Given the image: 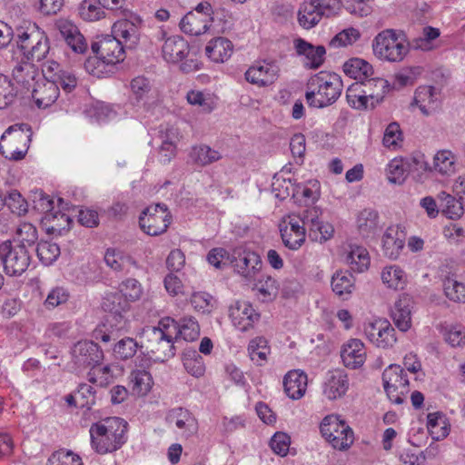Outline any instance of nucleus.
Instances as JSON below:
<instances>
[{
  "label": "nucleus",
  "instance_id": "nucleus-1",
  "mask_svg": "<svg viewBox=\"0 0 465 465\" xmlns=\"http://www.w3.org/2000/svg\"><path fill=\"white\" fill-rule=\"evenodd\" d=\"M200 335L197 321L183 317L179 322L166 317L157 326H146L139 334L141 347L144 348L155 361H165L175 355L174 340L178 337L193 341Z\"/></svg>",
  "mask_w": 465,
  "mask_h": 465
},
{
  "label": "nucleus",
  "instance_id": "nucleus-2",
  "mask_svg": "<svg viewBox=\"0 0 465 465\" xmlns=\"http://www.w3.org/2000/svg\"><path fill=\"white\" fill-rule=\"evenodd\" d=\"M128 423L119 417H108L91 425L89 432L93 450L100 454L113 453L127 441Z\"/></svg>",
  "mask_w": 465,
  "mask_h": 465
},
{
  "label": "nucleus",
  "instance_id": "nucleus-3",
  "mask_svg": "<svg viewBox=\"0 0 465 465\" xmlns=\"http://www.w3.org/2000/svg\"><path fill=\"white\" fill-rule=\"evenodd\" d=\"M305 97L310 105L323 108L332 104L341 95L342 81L335 73L322 71L308 82Z\"/></svg>",
  "mask_w": 465,
  "mask_h": 465
},
{
  "label": "nucleus",
  "instance_id": "nucleus-4",
  "mask_svg": "<svg viewBox=\"0 0 465 465\" xmlns=\"http://www.w3.org/2000/svg\"><path fill=\"white\" fill-rule=\"evenodd\" d=\"M388 84L383 78L351 84L346 92L347 102L354 109H373L384 98Z\"/></svg>",
  "mask_w": 465,
  "mask_h": 465
},
{
  "label": "nucleus",
  "instance_id": "nucleus-5",
  "mask_svg": "<svg viewBox=\"0 0 465 465\" xmlns=\"http://www.w3.org/2000/svg\"><path fill=\"white\" fill-rule=\"evenodd\" d=\"M17 45L24 56L32 62H40L49 52V41L44 30L35 23L25 22L16 29Z\"/></svg>",
  "mask_w": 465,
  "mask_h": 465
},
{
  "label": "nucleus",
  "instance_id": "nucleus-6",
  "mask_svg": "<svg viewBox=\"0 0 465 465\" xmlns=\"http://www.w3.org/2000/svg\"><path fill=\"white\" fill-rule=\"evenodd\" d=\"M373 54L381 61L401 62L409 52V45L392 29L383 30L372 41Z\"/></svg>",
  "mask_w": 465,
  "mask_h": 465
},
{
  "label": "nucleus",
  "instance_id": "nucleus-7",
  "mask_svg": "<svg viewBox=\"0 0 465 465\" xmlns=\"http://www.w3.org/2000/svg\"><path fill=\"white\" fill-rule=\"evenodd\" d=\"M320 430L334 449L347 450L353 443V430L339 415H327L321 422Z\"/></svg>",
  "mask_w": 465,
  "mask_h": 465
},
{
  "label": "nucleus",
  "instance_id": "nucleus-8",
  "mask_svg": "<svg viewBox=\"0 0 465 465\" xmlns=\"http://www.w3.org/2000/svg\"><path fill=\"white\" fill-rule=\"evenodd\" d=\"M32 259V252L23 245H15L5 241L0 245V260L4 271L9 276H20L28 269Z\"/></svg>",
  "mask_w": 465,
  "mask_h": 465
},
{
  "label": "nucleus",
  "instance_id": "nucleus-9",
  "mask_svg": "<svg viewBox=\"0 0 465 465\" xmlns=\"http://www.w3.org/2000/svg\"><path fill=\"white\" fill-rule=\"evenodd\" d=\"M153 40L156 45L162 43V56L167 63H179L189 54L188 42L180 35H168L163 27L156 30Z\"/></svg>",
  "mask_w": 465,
  "mask_h": 465
},
{
  "label": "nucleus",
  "instance_id": "nucleus-10",
  "mask_svg": "<svg viewBox=\"0 0 465 465\" xmlns=\"http://www.w3.org/2000/svg\"><path fill=\"white\" fill-rule=\"evenodd\" d=\"M171 223V215L164 203L145 208L139 217L141 229L148 235L157 236L166 232Z\"/></svg>",
  "mask_w": 465,
  "mask_h": 465
},
{
  "label": "nucleus",
  "instance_id": "nucleus-11",
  "mask_svg": "<svg viewBox=\"0 0 465 465\" xmlns=\"http://www.w3.org/2000/svg\"><path fill=\"white\" fill-rule=\"evenodd\" d=\"M382 381L390 401L401 404L409 392V379L403 368L398 364H391L382 373Z\"/></svg>",
  "mask_w": 465,
  "mask_h": 465
},
{
  "label": "nucleus",
  "instance_id": "nucleus-12",
  "mask_svg": "<svg viewBox=\"0 0 465 465\" xmlns=\"http://www.w3.org/2000/svg\"><path fill=\"white\" fill-rule=\"evenodd\" d=\"M71 356L74 371H81L101 363L104 352L97 343L92 341H80L72 348Z\"/></svg>",
  "mask_w": 465,
  "mask_h": 465
},
{
  "label": "nucleus",
  "instance_id": "nucleus-13",
  "mask_svg": "<svg viewBox=\"0 0 465 465\" xmlns=\"http://www.w3.org/2000/svg\"><path fill=\"white\" fill-rule=\"evenodd\" d=\"M130 99L134 106L148 110L159 101L158 90L150 79L136 76L130 82Z\"/></svg>",
  "mask_w": 465,
  "mask_h": 465
},
{
  "label": "nucleus",
  "instance_id": "nucleus-14",
  "mask_svg": "<svg viewBox=\"0 0 465 465\" xmlns=\"http://www.w3.org/2000/svg\"><path fill=\"white\" fill-rule=\"evenodd\" d=\"M13 135L15 141L23 143L22 148H16L11 152H5L2 145H0V153L9 160L19 161L25 158L29 144L32 141V128L27 124H15L9 126L2 134L1 141L6 139L7 136Z\"/></svg>",
  "mask_w": 465,
  "mask_h": 465
},
{
  "label": "nucleus",
  "instance_id": "nucleus-15",
  "mask_svg": "<svg viewBox=\"0 0 465 465\" xmlns=\"http://www.w3.org/2000/svg\"><path fill=\"white\" fill-rule=\"evenodd\" d=\"M364 334L371 343L383 349L392 347L397 341L394 328L384 319L366 323Z\"/></svg>",
  "mask_w": 465,
  "mask_h": 465
},
{
  "label": "nucleus",
  "instance_id": "nucleus-16",
  "mask_svg": "<svg viewBox=\"0 0 465 465\" xmlns=\"http://www.w3.org/2000/svg\"><path fill=\"white\" fill-rule=\"evenodd\" d=\"M280 67L276 61L257 62L245 72L247 82L258 85L267 86L273 84L279 77Z\"/></svg>",
  "mask_w": 465,
  "mask_h": 465
},
{
  "label": "nucleus",
  "instance_id": "nucleus-17",
  "mask_svg": "<svg viewBox=\"0 0 465 465\" xmlns=\"http://www.w3.org/2000/svg\"><path fill=\"white\" fill-rule=\"evenodd\" d=\"M302 216H289L285 225L280 229L281 236L284 245L291 250H298L305 242V231L307 224L303 223Z\"/></svg>",
  "mask_w": 465,
  "mask_h": 465
},
{
  "label": "nucleus",
  "instance_id": "nucleus-18",
  "mask_svg": "<svg viewBox=\"0 0 465 465\" xmlns=\"http://www.w3.org/2000/svg\"><path fill=\"white\" fill-rule=\"evenodd\" d=\"M92 50L114 66L124 59L123 42L114 35H105L93 43Z\"/></svg>",
  "mask_w": 465,
  "mask_h": 465
},
{
  "label": "nucleus",
  "instance_id": "nucleus-19",
  "mask_svg": "<svg viewBox=\"0 0 465 465\" xmlns=\"http://www.w3.org/2000/svg\"><path fill=\"white\" fill-rule=\"evenodd\" d=\"M232 262L235 272L248 280L252 279L262 268L260 255L247 249H236Z\"/></svg>",
  "mask_w": 465,
  "mask_h": 465
},
{
  "label": "nucleus",
  "instance_id": "nucleus-20",
  "mask_svg": "<svg viewBox=\"0 0 465 465\" xmlns=\"http://www.w3.org/2000/svg\"><path fill=\"white\" fill-rule=\"evenodd\" d=\"M350 387L347 373L341 369L329 371L322 382V393L330 401L342 398Z\"/></svg>",
  "mask_w": 465,
  "mask_h": 465
},
{
  "label": "nucleus",
  "instance_id": "nucleus-21",
  "mask_svg": "<svg viewBox=\"0 0 465 465\" xmlns=\"http://www.w3.org/2000/svg\"><path fill=\"white\" fill-rule=\"evenodd\" d=\"M230 319L232 325L241 331L252 329L260 319V313L248 302H236L230 307Z\"/></svg>",
  "mask_w": 465,
  "mask_h": 465
},
{
  "label": "nucleus",
  "instance_id": "nucleus-22",
  "mask_svg": "<svg viewBox=\"0 0 465 465\" xmlns=\"http://www.w3.org/2000/svg\"><path fill=\"white\" fill-rule=\"evenodd\" d=\"M142 23L143 21L139 16L118 20L112 27L114 35L120 39L127 47L134 48L140 40Z\"/></svg>",
  "mask_w": 465,
  "mask_h": 465
},
{
  "label": "nucleus",
  "instance_id": "nucleus-23",
  "mask_svg": "<svg viewBox=\"0 0 465 465\" xmlns=\"http://www.w3.org/2000/svg\"><path fill=\"white\" fill-rule=\"evenodd\" d=\"M55 26L61 37L73 52L75 54H84L87 50L88 45L84 36L71 21L60 19L56 22Z\"/></svg>",
  "mask_w": 465,
  "mask_h": 465
},
{
  "label": "nucleus",
  "instance_id": "nucleus-24",
  "mask_svg": "<svg viewBox=\"0 0 465 465\" xmlns=\"http://www.w3.org/2000/svg\"><path fill=\"white\" fill-rule=\"evenodd\" d=\"M166 421L174 425L179 431L188 437L197 431V420L194 415L187 409L175 407L171 409L165 418Z\"/></svg>",
  "mask_w": 465,
  "mask_h": 465
},
{
  "label": "nucleus",
  "instance_id": "nucleus-25",
  "mask_svg": "<svg viewBox=\"0 0 465 465\" xmlns=\"http://www.w3.org/2000/svg\"><path fill=\"white\" fill-rule=\"evenodd\" d=\"M303 223L307 224L310 231V237L316 242H323L331 239L333 235V226L328 223H323L319 219V211L312 208L304 212Z\"/></svg>",
  "mask_w": 465,
  "mask_h": 465
},
{
  "label": "nucleus",
  "instance_id": "nucleus-26",
  "mask_svg": "<svg viewBox=\"0 0 465 465\" xmlns=\"http://www.w3.org/2000/svg\"><path fill=\"white\" fill-rule=\"evenodd\" d=\"M59 87L55 81L42 79L35 84L32 98L38 108L51 106L59 97Z\"/></svg>",
  "mask_w": 465,
  "mask_h": 465
},
{
  "label": "nucleus",
  "instance_id": "nucleus-27",
  "mask_svg": "<svg viewBox=\"0 0 465 465\" xmlns=\"http://www.w3.org/2000/svg\"><path fill=\"white\" fill-rule=\"evenodd\" d=\"M296 53L303 56V65L309 69H317L324 62L326 50L322 45L314 46L305 40L299 38L294 41Z\"/></svg>",
  "mask_w": 465,
  "mask_h": 465
},
{
  "label": "nucleus",
  "instance_id": "nucleus-28",
  "mask_svg": "<svg viewBox=\"0 0 465 465\" xmlns=\"http://www.w3.org/2000/svg\"><path fill=\"white\" fill-rule=\"evenodd\" d=\"M341 357L346 368L356 370L366 361L364 343L359 339H351L341 348Z\"/></svg>",
  "mask_w": 465,
  "mask_h": 465
},
{
  "label": "nucleus",
  "instance_id": "nucleus-29",
  "mask_svg": "<svg viewBox=\"0 0 465 465\" xmlns=\"http://www.w3.org/2000/svg\"><path fill=\"white\" fill-rule=\"evenodd\" d=\"M344 262L352 272L361 273L369 269L371 257L365 247L349 244L344 251Z\"/></svg>",
  "mask_w": 465,
  "mask_h": 465
},
{
  "label": "nucleus",
  "instance_id": "nucleus-30",
  "mask_svg": "<svg viewBox=\"0 0 465 465\" xmlns=\"http://www.w3.org/2000/svg\"><path fill=\"white\" fill-rule=\"evenodd\" d=\"M282 383L286 395L292 400H299L306 392L307 374L300 370L290 371L283 377Z\"/></svg>",
  "mask_w": 465,
  "mask_h": 465
},
{
  "label": "nucleus",
  "instance_id": "nucleus-31",
  "mask_svg": "<svg viewBox=\"0 0 465 465\" xmlns=\"http://www.w3.org/2000/svg\"><path fill=\"white\" fill-rule=\"evenodd\" d=\"M213 16L200 15L199 13L188 12L181 20L180 29L190 35H201L206 33L212 23Z\"/></svg>",
  "mask_w": 465,
  "mask_h": 465
},
{
  "label": "nucleus",
  "instance_id": "nucleus-32",
  "mask_svg": "<svg viewBox=\"0 0 465 465\" xmlns=\"http://www.w3.org/2000/svg\"><path fill=\"white\" fill-rule=\"evenodd\" d=\"M404 247L403 233L397 226H390L382 236V251L385 256L396 260Z\"/></svg>",
  "mask_w": 465,
  "mask_h": 465
},
{
  "label": "nucleus",
  "instance_id": "nucleus-33",
  "mask_svg": "<svg viewBox=\"0 0 465 465\" xmlns=\"http://www.w3.org/2000/svg\"><path fill=\"white\" fill-rule=\"evenodd\" d=\"M411 298L409 295H402L395 302L391 311L392 320L401 331H407L411 326Z\"/></svg>",
  "mask_w": 465,
  "mask_h": 465
},
{
  "label": "nucleus",
  "instance_id": "nucleus-34",
  "mask_svg": "<svg viewBox=\"0 0 465 465\" xmlns=\"http://www.w3.org/2000/svg\"><path fill=\"white\" fill-rule=\"evenodd\" d=\"M233 45L224 37H216L208 42L205 47L206 55L215 63H224L232 54Z\"/></svg>",
  "mask_w": 465,
  "mask_h": 465
},
{
  "label": "nucleus",
  "instance_id": "nucleus-35",
  "mask_svg": "<svg viewBox=\"0 0 465 465\" xmlns=\"http://www.w3.org/2000/svg\"><path fill=\"white\" fill-rule=\"evenodd\" d=\"M439 92L432 85H422L417 88L414 103L424 115H429L437 107Z\"/></svg>",
  "mask_w": 465,
  "mask_h": 465
},
{
  "label": "nucleus",
  "instance_id": "nucleus-36",
  "mask_svg": "<svg viewBox=\"0 0 465 465\" xmlns=\"http://www.w3.org/2000/svg\"><path fill=\"white\" fill-rule=\"evenodd\" d=\"M102 308L109 313L112 321L121 324L124 320V313L129 309V303L119 293H111L104 298Z\"/></svg>",
  "mask_w": 465,
  "mask_h": 465
},
{
  "label": "nucleus",
  "instance_id": "nucleus-37",
  "mask_svg": "<svg viewBox=\"0 0 465 465\" xmlns=\"http://www.w3.org/2000/svg\"><path fill=\"white\" fill-rule=\"evenodd\" d=\"M343 72L351 78L364 83L372 80L373 68L371 64L361 58H351L343 64Z\"/></svg>",
  "mask_w": 465,
  "mask_h": 465
},
{
  "label": "nucleus",
  "instance_id": "nucleus-38",
  "mask_svg": "<svg viewBox=\"0 0 465 465\" xmlns=\"http://www.w3.org/2000/svg\"><path fill=\"white\" fill-rule=\"evenodd\" d=\"M253 291L262 302H272L278 295L279 284L269 275L261 276L254 283Z\"/></svg>",
  "mask_w": 465,
  "mask_h": 465
},
{
  "label": "nucleus",
  "instance_id": "nucleus-39",
  "mask_svg": "<svg viewBox=\"0 0 465 465\" xmlns=\"http://www.w3.org/2000/svg\"><path fill=\"white\" fill-rule=\"evenodd\" d=\"M354 285L355 279L348 271L336 272L331 278L333 292L342 299H347L352 293Z\"/></svg>",
  "mask_w": 465,
  "mask_h": 465
},
{
  "label": "nucleus",
  "instance_id": "nucleus-40",
  "mask_svg": "<svg viewBox=\"0 0 465 465\" xmlns=\"http://www.w3.org/2000/svg\"><path fill=\"white\" fill-rule=\"evenodd\" d=\"M456 157L450 150H440L433 157L432 167L430 171L439 174L450 176L455 173Z\"/></svg>",
  "mask_w": 465,
  "mask_h": 465
},
{
  "label": "nucleus",
  "instance_id": "nucleus-41",
  "mask_svg": "<svg viewBox=\"0 0 465 465\" xmlns=\"http://www.w3.org/2000/svg\"><path fill=\"white\" fill-rule=\"evenodd\" d=\"M222 158L220 152L206 144H198L191 148L189 152L190 161L199 166H205L217 162Z\"/></svg>",
  "mask_w": 465,
  "mask_h": 465
},
{
  "label": "nucleus",
  "instance_id": "nucleus-42",
  "mask_svg": "<svg viewBox=\"0 0 465 465\" xmlns=\"http://www.w3.org/2000/svg\"><path fill=\"white\" fill-rule=\"evenodd\" d=\"M318 6L319 4L314 0L304 2L301 5L298 12V21L301 26L311 29L320 22L322 16Z\"/></svg>",
  "mask_w": 465,
  "mask_h": 465
},
{
  "label": "nucleus",
  "instance_id": "nucleus-43",
  "mask_svg": "<svg viewBox=\"0 0 465 465\" xmlns=\"http://www.w3.org/2000/svg\"><path fill=\"white\" fill-rule=\"evenodd\" d=\"M442 213L450 219L455 220L462 216L464 213L463 203L461 200L456 199L451 194L442 191L437 195Z\"/></svg>",
  "mask_w": 465,
  "mask_h": 465
},
{
  "label": "nucleus",
  "instance_id": "nucleus-44",
  "mask_svg": "<svg viewBox=\"0 0 465 465\" xmlns=\"http://www.w3.org/2000/svg\"><path fill=\"white\" fill-rule=\"evenodd\" d=\"M247 351L251 361L255 365L263 366L267 362L271 348L265 338L256 337L250 341Z\"/></svg>",
  "mask_w": 465,
  "mask_h": 465
},
{
  "label": "nucleus",
  "instance_id": "nucleus-45",
  "mask_svg": "<svg viewBox=\"0 0 465 465\" xmlns=\"http://www.w3.org/2000/svg\"><path fill=\"white\" fill-rule=\"evenodd\" d=\"M37 239L36 228L32 223H23L17 227L15 238L11 242L15 245H23L27 250L33 252Z\"/></svg>",
  "mask_w": 465,
  "mask_h": 465
},
{
  "label": "nucleus",
  "instance_id": "nucleus-46",
  "mask_svg": "<svg viewBox=\"0 0 465 465\" xmlns=\"http://www.w3.org/2000/svg\"><path fill=\"white\" fill-rule=\"evenodd\" d=\"M357 226L363 237L374 234L379 226V214L372 209L362 210L357 218Z\"/></svg>",
  "mask_w": 465,
  "mask_h": 465
},
{
  "label": "nucleus",
  "instance_id": "nucleus-47",
  "mask_svg": "<svg viewBox=\"0 0 465 465\" xmlns=\"http://www.w3.org/2000/svg\"><path fill=\"white\" fill-rule=\"evenodd\" d=\"M444 295L450 302L465 303V281H459L454 276H447L442 283Z\"/></svg>",
  "mask_w": 465,
  "mask_h": 465
},
{
  "label": "nucleus",
  "instance_id": "nucleus-48",
  "mask_svg": "<svg viewBox=\"0 0 465 465\" xmlns=\"http://www.w3.org/2000/svg\"><path fill=\"white\" fill-rule=\"evenodd\" d=\"M104 7L99 0H83L77 8L78 15L85 22H95L105 16Z\"/></svg>",
  "mask_w": 465,
  "mask_h": 465
},
{
  "label": "nucleus",
  "instance_id": "nucleus-49",
  "mask_svg": "<svg viewBox=\"0 0 465 465\" xmlns=\"http://www.w3.org/2000/svg\"><path fill=\"white\" fill-rule=\"evenodd\" d=\"M446 420L442 412L437 411L428 414L427 428L433 440H440L448 436L449 428Z\"/></svg>",
  "mask_w": 465,
  "mask_h": 465
},
{
  "label": "nucleus",
  "instance_id": "nucleus-50",
  "mask_svg": "<svg viewBox=\"0 0 465 465\" xmlns=\"http://www.w3.org/2000/svg\"><path fill=\"white\" fill-rule=\"evenodd\" d=\"M37 74V68L33 64L31 60L16 63L12 71L14 81L25 86L30 84Z\"/></svg>",
  "mask_w": 465,
  "mask_h": 465
},
{
  "label": "nucleus",
  "instance_id": "nucleus-51",
  "mask_svg": "<svg viewBox=\"0 0 465 465\" xmlns=\"http://www.w3.org/2000/svg\"><path fill=\"white\" fill-rule=\"evenodd\" d=\"M84 67L90 75L97 78L107 77L113 74L114 70V65L102 59L98 54L86 59Z\"/></svg>",
  "mask_w": 465,
  "mask_h": 465
},
{
  "label": "nucleus",
  "instance_id": "nucleus-52",
  "mask_svg": "<svg viewBox=\"0 0 465 465\" xmlns=\"http://www.w3.org/2000/svg\"><path fill=\"white\" fill-rule=\"evenodd\" d=\"M381 280L389 288L401 290L406 284V274L397 265L387 266L381 272Z\"/></svg>",
  "mask_w": 465,
  "mask_h": 465
},
{
  "label": "nucleus",
  "instance_id": "nucleus-53",
  "mask_svg": "<svg viewBox=\"0 0 465 465\" xmlns=\"http://www.w3.org/2000/svg\"><path fill=\"white\" fill-rule=\"evenodd\" d=\"M87 380L92 384L106 387L114 381L113 371L109 365H93L87 372Z\"/></svg>",
  "mask_w": 465,
  "mask_h": 465
},
{
  "label": "nucleus",
  "instance_id": "nucleus-54",
  "mask_svg": "<svg viewBox=\"0 0 465 465\" xmlns=\"http://www.w3.org/2000/svg\"><path fill=\"white\" fill-rule=\"evenodd\" d=\"M183 363L186 371L191 375L198 378L204 374L203 359L195 350H186L183 352Z\"/></svg>",
  "mask_w": 465,
  "mask_h": 465
},
{
  "label": "nucleus",
  "instance_id": "nucleus-55",
  "mask_svg": "<svg viewBox=\"0 0 465 465\" xmlns=\"http://www.w3.org/2000/svg\"><path fill=\"white\" fill-rule=\"evenodd\" d=\"M133 391L137 395H145L151 390L152 376L145 370H134L129 376Z\"/></svg>",
  "mask_w": 465,
  "mask_h": 465
},
{
  "label": "nucleus",
  "instance_id": "nucleus-56",
  "mask_svg": "<svg viewBox=\"0 0 465 465\" xmlns=\"http://www.w3.org/2000/svg\"><path fill=\"white\" fill-rule=\"evenodd\" d=\"M34 251H35L37 257L45 265L52 264L60 255L58 244L48 241L38 242Z\"/></svg>",
  "mask_w": 465,
  "mask_h": 465
},
{
  "label": "nucleus",
  "instance_id": "nucleus-57",
  "mask_svg": "<svg viewBox=\"0 0 465 465\" xmlns=\"http://www.w3.org/2000/svg\"><path fill=\"white\" fill-rule=\"evenodd\" d=\"M46 465H84L81 457L72 450L61 449L51 454Z\"/></svg>",
  "mask_w": 465,
  "mask_h": 465
},
{
  "label": "nucleus",
  "instance_id": "nucleus-58",
  "mask_svg": "<svg viewBox=\"0 0 465 465\" xmlns=\"http://www.w3.org/2000/svg\"><path fill=\"white\" fill-rule=\"evenodd\" d=\"M119 292V294L129 303L141 298L143 288L137 280L129 278L120 283Z\"/></svg>",
  "mask_w": 465,
  "mask_h": 465
},
{
  "label": "nucleus",
  "instance_id": "nucleus-59",
  "mask_svg": "<svg viewBox=\"0 0 465 465\" xmlns=\"http://www.w3.org/2000/svg\"><path fill=\"white\" fill-rule=\"evenodd\" d=\"M138 343L132 338H124L117 341L114 348L113 352L118 360H127L134 356L137 351Z\"/></svg>",
  "mask_w": 465,
  "mask_h": 465
},
{
  "label": "nucleus",
  "instance_id": "nucleus-60",
  "mask_svg": "<svg viewBox=\"0 0 465 465\" xmlns=\"http://www.w3.org/2000/svg\"><path fill=\"white\" fill-rule=\"evenodd\" d=\"M17 91L12 81L4 74H0V110L10 105L16 97Z\"/></svg>",
  "mask_w": 465,
  "mask_h": 465
},
{
  "label": "nucleus",
  "instance_id": "nucleus-61",
  "mask_svg": "<svg viewBox=\"0 0 465 465\" xmlns=\"http://www.w3.org/2000/svg\"><path fill=\"white\" fill-rule=\"evenodd\" d=\"M131 261L130 256L124 255L123 252L116 249H107L104 254L106 265L115 272L123 271Z\"/></svg>",
  "mask_w": 465,
  "mask_h": 465
},
{
  "label": "nucleus",
  "instance_id": "nucleus-62",
  "mask_svg": "<svg viewBox=\"0 0 465 465\" xmlns=\"http://www.w3.org/2000/svg\"><path fill=\"white\" fill-rule=\"evenodd\" d=\"M387 178L391 183H402L406 178V168L403 159L394 158L386 168Z\"/></svg>",
  "mask_w": 465,
  "mask_h": 465
},
{
  "label": "nucleus",
  "instance_id": "nucleus-63",
  "mask_svg": "<svg viewBox=\"0 0 465 465\" xmlns=\"http://www.w3.org/2000/svg\"><path fill=\"white\" fill-rule=\"evenodd\" d=\"M5 202L10 211L19 216L25 214L28 211L27 202L16 190L10 191L7 196L5 194Z\"/></svg>",
  "mask_w": 465,
  "mask_h": 465
},
{
  "label": "nucleus",
  "instance_id": "nucleus-64",
  "mask_svg": "<svg viewBox=\"0 0 465 465\" xmlns=\"http://www.w3.org/2000/svg\"><path fill=\"white\" fill-rule=\"evenodd\" d=\"M361 37L358 29L353 27L346 28L338 33L330 42V45L334 48L347 46L354 44Z\"/></svg>",
  "mask_w": 465,
  "mask_h": 465
}]
</instances>
